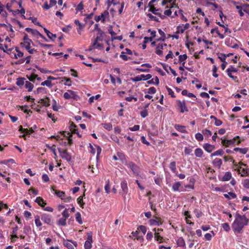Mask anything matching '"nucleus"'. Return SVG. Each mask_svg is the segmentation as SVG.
<instances>
[{
	"label": "nucleus",
	"mask_w": 249,
	"mask_h": 249,
	"mask_svg": "<svg viewBox=\"0 0 249 249\" xmlns=\"http://www.w3.org/2000/svg\"><path fill=\"white\" fill-rule=\"evenodd\" d=\"M158 32L160 36L159 38L157 39V41H164L166 38L165 34L164 32L162 31L161 29H159Z\"/></svg>",
	"instance_id": "38"
},
{
	"label": "nucleus",
	"mask_w": 249,
	"mask_h": 249,
	"mask_svg": "<svg viewBox=\"0 0 249 249\" xmlns=\"http://www.w3.org/2000/svg\"><path fill=\"white\" fill-rule=\"evenodd\" d=\"M157 241L159 242L160 243L166 242V241L168 240L167 238H164L163 234L161 233V232L163 231V230L161 229H157Z\"/></svg>",
	"instance_id": "9"
},
{
	"label": "nucleus",
	"mask_w": 249,
	"mask_h": 249,
	"mask_svg": "<svg viewBox=\"0 0 249 249\" xmlns=\"http://www.w3.org/2000/svg\"><path fill=\"white\" fill-rule=\"evenodd\" d=\"M177 244L178 247L185 248V242L183 237H180L177 240Z\"/></svg>",
	"instance_id": "26"
},
{
	"label": "nucleus",
	"mask_w": 249,
	"mask_h": 249,
	"mask_svg": "<svg viewBox=\"0 0 249 249\" xmlns=\"http://www.w3.org/2000/svg\"><path fill=\"white\" fill-rule=\"evenodd\" d=\"M75 219L79 224H82L83 223L81 214L79 212H77L75 213Z\"/></svg>",
	"instance_id": "44"
},
{
	"label": "nucleus",
	"mask_w": 249,
	"mask_h": 249,
	"mask_svg": "<svg viewBox=\"0 0 249 249\" xmlns=\"http://www.w3.org/2000/svg\"><path fill=\"white\" fill-rule=\"evenodd\" d=\"M70 130L71 133L78 134V129L77 126L73 123H71L70 126Z\"/></svg>",
	"instance_id": "33"
},
{
	"label": "nucleus",
	"mask_w": 249,
	"mask_h": 249,
	"mask_svg": "<svg viewBox=\"0 0 249 249\" xmlns=\"http://www.w3.org/2000/svg\"><path fill=\"white\" fill-rule=\"evenodd\" d=\"M214 31H216V34L221 39H223L224 38V36L223 34L220 33L217 27L212 29L211 31V33H214Z\"/></svg>",
	"instance_id": "43"
},
{
	"label": "nucleus",
	"mask_w": 249,
	"mask_h": 249,
	"mask_svg": "<svg viewBox=\"0 0 249 249\" xmlns=\"http://www.w3.org/2000/svg\"><path fill=\"white\" fill-rule=\"evenodd\" d=\"M40 218V216L38 215H36L35 217V222L36 226L37 227H40L42 225Z\"/></svg>",
	"instance_id": "36"
},
{
	"label": "nucleus",
	"mask_w": 249,
	"mask_h": 249,
	"mask_svg": "<svg viewBox=\"0 0 249 249\" xmlns=\"http://www.w3.org/2000/svg\"><path fill=\"white\" fill-rule=\"evenodd\" d=\"M203 148L208 153H211L215 148L214 145L206 143L203 145Z\"/></svg>",
	"instance_id": "16"
},
{
	"label": "nucleus",
	"mask_w": 249,
	"mask_h": 249,
	"mask_svg": "<svg viewBox=\"0 0 249 249\" xmlns=\"http://www.w3.org/2000/svg\"><path fill=\"white\" fill-rule=\"evenodd\" d=\"M234 166L235 167H237V170L238 172H241L243 173V174H242V176H245L246 175H248V169L247 168H242L241 166H240L239 167H238V165L237 164H234Z\"/></svg>",
	"instance_id": "24"
},
{
	"label": "nucleus",
	"mask_w": 249,
	"mask_h": 249,
	"mask_svg": "<svg viewBox=\"0 0 249 249\" xmlns=\"http://www.w3.org/2000/svg\"><path fill=\"white\" fill-rule=\"evenodd\" d=\"M121 188L123 191V196H124V198L125 199V196L128 192L127 183L126 181L124 180V181H122L121 182Z\"/></svg>",
	"instance_id": "13"
},
{
	"label": "nucleus",
	"mask_w": 249,
	"mask_h": 249,
	"mask_svg": "<svg viewBox=\"0 0 249 249\" xmlns=\"http://www.w3.org/2000/svg\"><path fill=\"white\" fill-rule=\"evenodd\" d=\"M31 43H32V41H23L20 44L21 47L24 48L27 50L29 49V48L31 47Z\"/></svg>",
	"instance_id": "27"
},
{
	"label": "nucleus",
	"mask_w": 249,
	"mask_h": 249,
	"mask_svg": "<svg viewBox=\"0 0 249 249\" xmlns=\"http://www.w3.org/2000/svg\"><path fill=\"white\" fill-rule=\"evenodd\" d=\"M175 127L176 129L180 132L182 133H186L187 131L185 129V126L179 125V124H176L175 125Z\"/></svg>",
	"instance_id": "37"
},
{
	"label": "nucleus",
	"mask_w": 249,
	"mask_h": 249,
	"mask_svg": "<svg viewBox=\"0 0 249 249\" xmlns=\"http://www.w3.org/2000/svg\"><path fill=\"white\" fill-rule=\"evenodd\" d=\"M62 215L63 218H65L66 219L68 218L70 216V214L68 213V209H65L64 211L62 212Z\"/></svg>",
	"instance_id": "64"
},
{
	"label": "nucleus",
	"mask_w": 249,
	"mask_h": 249,
	"mask_svg": "<svg viewBox=\"0 0 249 249\" xmlns=\"http://www.w3.org/2000/svg\"><path fill=\"white\" fill-rule=\"evenodd\" d=\"M109 16V12L107 10L104 11L103 13H101V15L99 16H95L94 18V19L96 21L98 22L100 20H102V22H104L106 20V18Z\"/></svg>",
	"instance_id": "8"
},
{
	"label": "nucleus",
	"mask_w": 249,
	"mask_h": 249,
	"mask_svg": "<svg viewBox=\"0 0 249 249\" xmlns=\"http://www.w3.org/2000/svg\"><path fill=\"white\" fill-rule=\"evenodd\" d=\"M63 80H62V82H63V80L66 81L65 83H64V85L68 86L70 87L71 86V79L69 78H67V77H62Z\"/></svg>",
	"instance_id": "41"
},
{
	"label": "nucleus",
	"mask_w": 249,
	"mask_h": 249,
	"mask_svg": "<svg viewBox=\"0 0 249 249\" xmlns=\"http://www.w3.org/2000/svg\"><path fill=\"white\" fill-rule=\"evenodd\" d=\"M66 219L65 218L62 217L60 218L57 221V225L65 226L66 225Z\"/></svg>",
	"instance_id": "46"
},
{
	"label": "nucleus",
	"mask_w": 249,
	"mask_h": 249,
	"mask_svg": "<svg viewBox=\"0 0 249 249\" xmlns=\"http://www.w3.org/2000/svg\"><path fill=\"white\" fill-rule=\"evenodd\" d=\"M224 152L222 149H218V150L215 151L211 155V157H213V156H222L224 154Z\"/></svg>",
	"instance_id": "42"
},
{
	"label": "nucleus",
	"mask_w": 249,
	"mask_h": 249,
	"mask_svg": "<svg viewBox=\"0 0 249 249\" xmlns=\"http://www.w3.org/2000/svg\"><path fill=\"white\" fill-rule=\"evenodd\" d=\"M16 53H15L14 51H13L12 53V58H15L16 59H17L18 57H22L23 56V53L21 52H20L18 48H16Z\"/></svg>",
	"instance_id": "19"
},
{
	"label": "nucleus",
	"mask_w": 249,
	"mask_h": 249,
	"mask_svg": "<svg viewBox=\"0 0 249 249\" xmlns=\"http://www.w3.org/2000/svg\"><path fill=\"white\" fill-rule=\"evenodd\" d=\"M194 213L196 214V216L197 218H199L202 216L203 215V213L202 212H201L200 210L197 209H195L194 211Z\"/></svg>",
	"instance_id": "63"
},
{
	"label": "nucleus",
	"mask_w": 249,
	"mask_h": 249,
	"mask_svg": "<svg viewBox=\"0 0 249 249\" xmlns=\"http://www.w3.org/2000/svg\"><path fill=\"white\" fill-rule=\"evenodd\" d=\"M195 155L196 157L202 158L203 155V151L201 148H197L195 150Z\"/></svg>",
	"instance_id": "30"
},
{
	"label": "nucleus",
	"mask_w": 249,
	"mask_h": 249,
	"mask_svg": "<svg viewBox=\"0 0 249 249\" xmlns=\"http://www.w3.org/2000/svg\"><path fill=\"white\" fill-rule=\"evenodd\" d=\"M64 246L68 248V249H75L74 247H77L76 242H72L69 240H64L63 242Z\"/></svg>",
	"instance_id": "10"
},
{
	"label": "nucleus",
	"mask_w": 249,
	"mask_h": 249,
	"mask_svg": "<svg viewBox=\"0 0 249 249\" xmlns=\"http://www.w3.org/2000/svg\"><path fill=\"white\" fill-rule=\"evenodd\" d=\"M195 138L198 142H202L204 140L203 134L200 133H196L195 135Z\"/></svg>",
	"instance_id": "48"
},
{
	"label": "nucleus",
	"mask_w": 249,
	"mask_h": 249,
	"mask_svg": "<svg viewBox=\"0 0 249 249\" xmlns=\"http://www.w3.org/2000/svg\"><path fill=\"white\" fill-rule=\"evenodd\" d=\"M165 70L168 72V70H170V72H171V73L174 75V76H176L177 75V73H176V71L174 70L170 66H167L166 67L164 68Z\"/></svg>",
	"instance_id": "52"
},
{
	"label": "nucleus",
	"mask_w": 249,
	"mask_h": 249,
	"mask_svg": "<svg viewBox=\"0 0 249 249\" xmlns=\"http://www.w3.org/2000/svg\"><path fill=\"white\" fill-rule=\"evenodd\" d=\"M58 152L60 153L61 157L66 160L67 161H70L71 160V155L68 152L67 149L58 148Z\"/></svg>",
	"instance_id": "4"
},
{
	"label": "nucleus",
	"mask_w": 249,
	"mask_h": 249,
	"mask_svg": "<svg viewBox=\"0 0 249 249\" xmlns=\"http://www.w3.org/2000/svg\"><path fill=\"white\" fill-rule=\"evenodd\" d=\"M25 88L27 89L29 92L31 91L34 88V85L32 84L30 81L27 80L26 82H25Z\"/></svg>",
	"instance_id": "28"
},
{
	"label": "nucleus",
	"mask_w": 249,
	"mask_h": 249,
	"mask_svg": "<svg viewBox=\"0 0 249 249\" xmlns=\"http://www.w3.org/2000/svg\"><path fill=\"white\" fill-rule=\"evenodd\" d=\"M13 50H14L13 48L8 49V45L6 44H4V46H3V51L4 53H6L9 54L11 56V57H13L12 53H13Z\"/></svg>",
	"instance_id": "25"
},
{
	"label": "nucleus",
	"mask_w": 249,
	"mask_h": 249,
	"mask_svg": "<svg viewBox=\"0 0 249 249\" xmlns=\"http://www.w3.org/2000/svg\"><path fill=\"white\" fill-rule=\"evenodd\" d=\"M169 168L173 173L176 174L177 173L176 163L175 161H173L170 162L169 164Z\"/></svg>",
	"instance_id": "34"
},
{
	"label": "nucleus",
	"mask_w": 249,
	"mask_h": 249,
	"mask_svg": "<svg viewBox=\"0 0 249 249\" xmlns=\"http://www.w3.org/2000/svg\"><path fill=\"white\" fill-rule=\"evenodd\" d=\"M181 186L180 182H175L172 185V190L175 192L179 191V188Z\"/></svg>",
	"instance_id": "39"
},
{
	"label": "nucleus",
	"mask_w": 249,
	"mask_h": 249,
	"mask_svg": "<svg viewBox=\"0 0 249 249\" xmlns=\"http://www.w3.org/2000/svg\"><path fill=\"white\" fill-rule=\"evenodd\" d=\"M231 178V174L230 172H227L222 177L221 180L223 181H228Z\"/></svg>",
	"instance_id": "31"
},
{
	"label": "nucleus",
	"mask_w": 249,
	"mask_h": 249,
	"mask_svg": "<svg viewBox=\"0 0 249 249\" xmlns=\"http://www.w3.org/2000/svg\"><path fill=\"white\" fill-rule=\"evenodd\" d=\"M148 32H151V35H152L151 37H145L144 38V43H147L149 42H151L152 40L153 37L156 36V31H151V30L149 29L148 30Z\"/></svg>",
	"instance_id": "14"
},
{
	"label": "nucleus",
	"mask_w": 249,
	"mask_h": 249,
	"mask_svg": "<svg viewBox=\"0 0 249 249\" xmlns=\"http://www.w3.org/2000/svg\"><path fill=\"white\" fill-rule=\"evenodd\" d=\"M249 221V219L245 215L236 214L235 219L232 224L233 231L237 233H241L243 228L248 224Z\"/></svg>",
	"instance_id": "1"
},
{
	"label": "nucleus",
	"mask_w": 249,
	"mask_h": 249,
	"mask_svg": "<svg viewBox=\"0 0 249 249\" xmlns=\"http://www.w3.org/2000/svg\"><path fill=\"white\" fill-rule=\"evenodd\" d=\"M85 196V193L83 196H80L77 199L78 204L82 208H84L85 203L83 202V197Z\"/></svg>",
	"instance_id": "32"
},
{
	"label": "nucleus",
	"mask_w": 249,
	"mask_h": 249,
	"mask_svg": "<svg viewBox=\"0 0 249 249\" xmlns=\"http://www.w3.org/2000/svg\"><path fill=\"white\" fill-rule=\"evenodd\" d=\"M40 217L44 223L49 225L53 224V220L51 215L48 213H43L40 215Z\"/></svg>",
	"instance_id": "5"
},
{
	"label": "nucleus",
	"mask_w": 249,
	"mask_h": 249,
	"mask_svg": "<svg viewBox=\"0 0 249 249\" xmlns=\"http://www.w3.org/2000/svg\"><path fill=\"white\" fill-rule=\"evenodd\" d=\"M239 136H236L233 139L231 140V141H232V144H239L241 142L240 140H239Z\"/></svg>",
	"instance_id": "51"
},
{
	"label": "nucleus",
	"mask_w": 249,
	"mask_h": 249,
	"mask_svg": "<svg viewBox=\"0 0 249 249\" xmlns=\"http://www.w3.org/2000/svg\"><path fill=\"white\" fill-rule=\"evenodd\" d=\"M222 144L225 146L226 147H229L230 145H232V141L231 140H227V139H222Z\"/></svg>",
	"instance_id": "40"
},
{
	"label": "nucleus",
	"mask_w": 249,
	"mask_h": 249,
	"mask_svg": "<svg viewBox=\"0 0 249 249\" xmlns=\"http://www.w3.org/2000/svg\"><path fill=\"white\" fill-rule=\"evenodd\" d=\"M55 194L65 202H69L71 199V196H67L63 191L55 190Z\"/></svg>",
	"instance_id": "6"
},
{
	"label": "nucleus",
	"mask_w": 249,
	"mask_h": 249,
	"mask_svg": "<svg viewBox=\"0 0 249 249\" xmlns=\"http://www.w3.org/2000/svg\"><path fill=\"white\" fill-rule=\"evenodd\" d=\"M214 166L217 167L218 169L221 168L222 164V160L219 158H215L212 162Z\"/></svg>",
	"instance_id": "20"
},
{
	"label": "nucleus",
	"mask_w": 249,
	"mask_h": 249,
	"mask_svg": "<svg viewBox=\"0 0 249 249\" xmlns=\"http://www.w3.org/2000/svg\"><path fill=\"white\" fill-rule=\"evenodd\" d=\"M91 243L90 241H86L84 244L85 249H90L92 247Z\"/></svg>",
	"instance_id": "62"
},
{
	"label": "nucleus",
	"mask_w": 249,
	"mask_h": 249,
	"mask_svg": "<svg viewBox=\"0 0 249 249\" xmlns=\"http://www.w3.org/2000/svg\"><path fill=\"white\" fill-rule=\"evenodd\" d=\"M60 133L64 136L65 137H67L68 138V143L70 145H71L72 143V140L71 138V137L72 136L71 134L67 131H62L60 132Z\"/></svg>",
	"instance_id": "23"
},
{
	"label": "nucleus",
	"mask_w": 249,
	"mask_h": 249,
	"mask_svg": "<svg viewBox=\"0 0 249 249\" xmlns=\"http://www.w3.org/2000/svg\"><path fill=\"white\" fill-rule=\"evenodd\" d=\"M26 80L25 78L23 77H19L17 79L16 85L21 88L25 85V82H26Z\"/></svg>",
	"instance_id": "22"
},
{
	"label": "nucleus",
	"mask_w": 249,
	"mask_h": 249,
	"mask_svg": "<svg viewBox=\"0 0 249 249\" xmlns=\"http://www.w3.org/2000/svg\"><path fill=\"white\" fill-rule=\"evenodd\" d=\"M42 86H46L49 88H51L53 86L52 82L50 80H47L41 83Z\"/></svg>",
	"instance_id": "50"
},
{
	"label": "nucleus",
	"mask_w": 249,
	"mask_h": 249,
	"mask_svg": "<svg viewBox=\"0 0 249 249\" xmlns=\"http://www.w3.org/2000/svg\"><path fill=\"white\" fill-rule=\"evenodd\" d=\"M202 133L203 135H204L205 137H209L212 134L211 131L207 129H204L202 130Z\"/></svg>",
	"instance_id": "45"
},
{
	"label": "nucleus",
	"mask_w": 249,
	"mask_h": 249,
	"mask_svg": "<svg viewBox=\"0 0 249 249\" xmlns=\"http://www.w3.org/2000/svg\"><path fill=\"white\" fill-rule=\"evenodd\" d=\"M161 5L165 6V8H170L172 12H174L179 8L176 4V0H162L161 1Z\"/></svg>",
	"instance_id": "2"
},
{
	"label": "nucleus",
	"mask_w": 249,
	"mask_h": 249,
	"mask_svg": "<svg viewBox=\"0 0 249 249\" xmlns=\"http://www.w3.org/2000/svg\"><path fill=\"white\" fill-rule=\"evenodd\" d=\"M100 97L101 95L100 94H97L95 96H92L89 98V102L90 104H91L93 102L94 99L98 100Z\"/></svg>",
	"instance_id": "55"
},
{
	"label": "nucleus",
	"mask_w": 249,
	"mask_h": 249,
	"mask_svg": "<svg viewBox=\"0 0 249 249\" xmlns=\"http://www.w3.org/2000/svg\"><path fill=\"white\" fill-rule=\"evenodd\" d=\"M137 230L140 231H142L143 233V234H145L147 231L146 227L143 225H141L139 226Z\"/></svg>",
	"instance_id": "58"
},
{
	"label": "nucleus",
	"mask_w": 249,
	"mask_h": 249,
	"mask_svg": "<svg viewBox=\"0 0 249 249\" xmlns=\"http://www.w3.org/2000/svg\"><path fill=\"white\" fill-rule=\"evenodd\" d=\"M242 185L245 188L249 189V179H245L243 180Z\"/></svg>",
	"instance_id": "53"
},
{
	"label": "nucleus",
	"mask_w": 249,
	"mask_h": 249,
	"mask_svg": "<svg viewBox=\"0 0 249 249\" xmlns=\"http://www.w3.org/2000/svg\"><path fill=\"white\" fill-rule=\"evenodd\" d=\"M183 25L180 24L177 26L176 33L178 34H182L185 31L184 28L183 27Z\"/></svg>",
	"instance_id": "49"
},
{
	"label": "nucleus",
	"mask_w": 249,
	"mask_h": 249,
	"mask_svg": "<svg viewBox=\"0 0 249 249\" xmlns=\"http://www.w3.org/2000/svg\"><path fill=\"white\" fill-rule=\"evenodd\" d=\"M248 148L245 147V148H238L236 147L233 149V151L237 152L239 151L240 153L242 154H246L248 151Z\"/></svg>",
	"instance_id": "29"
},
{
	"label": "nucleus",
	"mask_w": 249,
	"mask_h": 249,
	"mask_svg": "<svg viewBox=\"0 0 249 249\" xmlns=\"http://www.w3.org/2000/svg\"><path fill=\"white\" fill-rule=\"evenodd\" d=\"M50 100L49 98L46 97L44 99H40L38 103L41 104L43 106L49 107L50 106Z\"/></svg>",
	"instance_id": "17"
},
{
	"label": "nucleus",
	"mask_w": 249,
	"mask_h": 249,
	"mask_svg": "<svg viewBox=\"0 0 249 249\" xmlns=\"http://www.w3.org/2000/svg\"><path fill=\"white\" fill-rule=\"evenodd\" d=\"M227 57L226 54L224 53H221L218 56V58L222 61V62H225L226 58Z\"/></svg>",
	"instance_id": "61"
},
{
	"label": "nucleus",
	"mask_w": 249,
	"mask_h": 249,
	"mask_svg": "<svg viewBox=\"0 0 249 249\" xmlns=\"http://www.w3.org/2000/svg\"><path fill=\"white\" fill-rule=\"evenodd\" d=\"M102 125L103 127L107 130L110 131L112 129V125L109 123L102 124Z\"/></svg>",
	"instance_id": "47"
},
{
	"label": "nucleus",
	"mask_w": 249,
	"mask_h": 249,
	"mask_svg": "<svg viewBox=\"0 0 249 249\" xmlns=\"http://www.w3.org/2000/svg\"><path fill=\"white\" fill-rule=\"evenodd\" d=\"M35 202L41 207H44L47 204L46 201L44 200L42 197L40 196L37 197L35 200Z\"/></svg>",
	"instance_id": "15"
},
{
	"label": "nucleus",
	"mask_w": 249,
	"mask_h": 249,
	"mask_svg": "<svg viewBox=\"0 0 249 249\" xmlns=\"http://www.w3.org/2000/svg\"><path fill=\"white\" fill-rule=\"evenodd\" d=\"M127 166L130 168L133 173L136 175H138L140 173V168L139 167L133 162H129L127 163Z\"/></svg>",
	"instance_id": "7"
},
{
	"label": "nucleus",
	"mask_w": 249,
	"mask_h": 249,
	"mask_svg": "<svg viewBox=\"0 0 249 249\" xmlns=\"http://www.w3.org/2000/svg\"><path fill=\"white\" fill-rule=\"evenodd\" d=\"M224 196L225 198L229 199L236 197V195L234 193L231 192H229L228 194H224Z\"/></svg>",
	"instance_id": "35"
},
{
	"label": "nucleus",
	"mask_w": 249,
	"mask_h": 249,
	"mask_svg": "<svg viewBox=\"0 0 249 249\" xmlns=\"http://www.w3.org/2000/svg\"><path fill=\"white\" fill-rule=\"evenodd\" d=\"M27 77L30 80V81L35 82V80L36 79V77H37V75L34 73H32L30 76L27 75Z\"/></svg>",
	"instance_id": "54"
},
{
	"label": "nucleus",
	"mask_w": 249,
	"mask_h": 249,
	"mask_svg": "<svg viewBox=\"0 0 249 249\" xmlns=\"http://www.w3.org/2000/svg\"><path fill=\"white\" fill-rule=\"evenodd\" d=\"M179 59L178 62L181 63L184 61L187 58V55L186 54L179 55Z\"/></svg>",
	"instance_id": "57"
},
{
	"label": "nucleus",
	"mask_w": 249,
	"mask_h": 249,
	"mask_svg": "<svg viewBox=\"0 0 249 249\" xmlns=\"http://www.w3.org/2000/svg\"><path fill=\"white\" fill-rule=\"evenodd\" d=\"M139 232L138 231H133L131 233L132 236L135 238H136L138 240H140L142 239V237L138 235Z\"/></svg>",
	"instance_id": "59"
},
{
	"label": "nucleus",
	"mask_w": 249,
	"mask_h": 249,
	"mask_svg": "<svg viewBox=\"0 0 249 249\" xmlns=\"http://www.w3.org/2000/svg\"><path fill=\"white\" fill-rule=\"evenodd\" d=\"M222 227L224 231H230V227L228 223H225L222 225Z\"/></svg>",
	"instance_id": "60"
},
{
	"label": "nucleus",
	"mask_w": 249,
	"mask_h": 249,
	"mask_svg": "<svg viewBox=\"0 0 249 249\" xmlns=\"http://www.w3.org/2000/svg\"><path fill=\"white\" fill-rule=\"evenodd\" d=\"M74 23L78 25V27L77 28L78 33L79 35H81V30L84 28L85 25L82 24L78 19L74 20Z\"/></svg>",
	"instance_id": "21"
},
{
	"label": "nucleus",
	"mask_w": 249,
	"mask_h": 249,
	"mask_svg": "<svg viewBox=\"0 0 249 249\" xmlns=\"http://www.w3.org/2000/svg\"><path fill=\"white\" fill-rule=\"evenodd\" d=\"M76 96L75 92L71 90H68V92H65L63 95L64 98L66 100H68L71 98L75 99Z\"/></svg>",
	"instance_id": "11"
},
{
	"label": "nucleus",
	"mask_w": 249,
	"mask_h": 249,
	"mask_svg": "<svg viewBox=\"0 0 249 249\" xmlns=\"http://www.w3.org/2000/svg\"><path fill=\"white\" fill-rule=\"evenodd\" d=\"M156 0H151L148 3V7L149 8L148 11L151 12L153 14L156 15V8L153 3Z\"/></svg>",
	"instance_id": "18"
},
{
	"label": "nucleus",
	"mask_w": 249,
	"mask_h": 249,
	"mask_svg": "<svg viewBox=\"0 0 249 249\" xmlns=\"http://www.w3.org/2000/svg\"><path fill=\"white\" fill-rule=\"evenodd\" d=\"M178 106L180 108V111L181 113H183L185 111H188L186 102L185 101H181L180 100H177Z\"/></svg>",
	"instance_id": "12"
},
{
	"label": "nucleus",
	"mask_w": 249,
	"mask_h": 249,
	"mask_svg": "<svg viewBox=\"0 0 249 249\" xmlns=\"http://www.w3.org/2000/svg\"><path fill=\"white\" fill-rule=\"evenodd\" d=\"M29 20H31L32 22H33L35 24L39 26H41L40 23L39 22L37 21V18H34L30 17L28 18Z\"/></svg>",
	"instance_id": "56"
},
{
	"label": "nucleus",
	"mask_w": 249,
	"mask_h": 249,
	"mask_svg": "<svg viewBox=\"0 0 249 249\" xmlns=\"http://www.w3.org/2000/svg\"><path fill=\"white\" fill-rule=\"evenodd\" d=\"M104 36H97L94 42L93 43L92 46L89 47V50H91L95 49H103V46L102 44H100L98 42L100 41H102L103 40Z\"/></svg>",
	"instance_id": "3"
}]
</instances>
